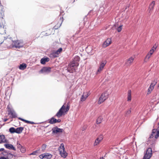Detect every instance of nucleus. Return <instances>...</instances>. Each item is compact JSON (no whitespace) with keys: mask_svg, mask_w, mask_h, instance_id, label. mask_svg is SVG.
<instances>
[{"mask_svg":"<svg viewBox=\"0 0 159 159\" xmlns=\"http://www.w3.org/2000/svg\"><path fill=\"white\" fill-rule=\"evenodd\" d=\"M10 115H11V117L12 118H15L16 117V115L14 111L11 113Z\"/></svg>","mask_w":159,"mask_h":159,"instance_id":"obj_33","label":"nucleus"},{"mask_svg":"<svg viewBox=\"0 0 159 159\" xmlns=\"http://www.w3.org/2000/svg\"><path fill=\"white\" fill-rule=\"evenodd\" d=\"M152 149L149 148H148L144 154L143 159H149L152 156Z\"/></svg>","mask_w":159,"mask_h":159,"instance_id":"obj_6","label":"nucleus"},{"mask_svg":"<svg viewBox=\"0 0 159 159\" xmlns=\"http://www.w3.org/2000/svg\"><path fill=\"white\" fill-rule=\"evenodd\" d=\"M156 130L155 129H153L152 130V132L151 134L150 135V136L149 137L148 139V141H150V139L151 138H153V135L156 132Z\"/></svg>","mask_w":159,"mask_h":159,"instance_id":"obj_24","label":"nucleus"},{"mask_svg":"<svg viewBox=\"0 0 159 159\" xmlns=\"http://www.w3.org/2000/svg\"><path fill=\"white\" fill-rule=\"evenodd\" d=\"M70 108V105L68 103L66 105V103L64 104L59 110V111L56 113L55 116L58 118H60L62 116L64 113H66L69 111Z\"/></svg>","mask_w":159,"mask_h":159,"instance_id":"obj_2","label":"nucleus"},{"mask_svg":"<svg viewBox=\"0 0 159 159\" xmlns=\"http://www.w3.org/2000/svg\"><path fill=\"white\" fill-rule=\"evenodd\" d=\"M55 118L53 117H52L51 118L48 120V122L50 124H53L55 123Z\"/></svg>","mask_w":159,"mask_h":159,"instance_id":"obj_31","label":"nucleus"},{"mask_svg":"<svg viewBox=\"0 0 159 159\" xmlns=\"http://www.w3.org/2000/svg\"><path fill=\"white\" fill-rule=\"evenodd\" d=\"M25 122L28 123V124H35V123L33 122L28 121V120H25Z\"/></svg>","mask_w":159,"mask_h":159,"instance_id":"obj_38","label":"nucleus"},{"mask_svg":"<svg viewBox=\"0 0 159 159\" xmlns=\"http://www.w3.org/2000/svg\"><path fill=\"white\" fill-rule=\"evenodd\" d=\"M26 64L25 63H23L20 65L19 68L21 70H24L26 68Z\"/></svg>","mask_w":159,"mask_h":159,"instance_id":"obj_25","label":"nucleus"},{"mask_svg":"<svg viewBox=\"0 0 159 159\" xmlns=\"http://www.w3.org/2000/svg\"><path fill=\"white\" fill-rule=\"evenodd\" d=\"M4 146L7 149L16 150L15 148L14 147L13 145L11 144H6L4 145Z\"/></svg>","mask_w":159,"mask_h":159,"instance_id":"obj_18","label":"nucleus"},{"mask_svg":"<svg viewBox=\"0 0 159 159\" xmlns=\"http://www.w3.org/2000/svg\"><path fill=\"white\" fill-rule=\"evenodd\" d=\"M131 90H129L128 91L127 101H130L131 100Z\"/></svg>","mask_w":159,"mask_h":159,"instance_id":"obj_27","label":"nucleus"},{"mask_svg":"<svg viewBox=\"0 0 159 159\" xmlns=\"http://www.w3.org/2000/svg\"><path fill=\"white\" fill-rule=\"evenodd\" d=\"M39 157L40 159H43V158H45L44 153L40 155L39 156Z\"/></svg>","mask_w":159,"mask_h":159,"instance_id":"obj_43","label":"nucleus"},{"mask_svg":"<svg viewBox=\"0 0 159 159\" xmlns=\"http://www.w3.org/2000/svg\"><path fill=\"white\" fill-rule=\"evenodd\" d=\"M157 82V79H155L152 83L148 89V92L151 93V92L153 89L154 87L156 85Z\"/></svg>","mask_w":159,"mask_h":159,"instance_id":"obj_10","label":"nucleus"},{"mask_svg":"<svg viewBox=\"0 0 159 159\" xmlns=\"http://www.w3.org/2000/svg\"><path fill=\"white\" fill-rule=\"evenodd\" d=\"M79 63H75L72 61L68 65L67 69V71L70 73H72L75 70V68L79 66Z\"/></svg>","mask_w":159,"mask_h":159,"instance_id":"obj_3","label":"nucleus"},{"mask_svg":"<svg viewBox=\"0 0 159 159\" xmlns=\"http://www.w3.org/2000/svg\"><path fill=\"white\" fill-rule=\"evenodd\" d=\"M63 20L64 18L63 15H60L58 17L56 21L57 24L54 27L53 29L56 30L59 28L61 26Z\"/></svg>","mask_w":159,"mask_h":159,"instance_id":"obj_4","label":"nucleus"},{"mask_svg":"<svg viewBox=\"0 0 159 159\" xmlns=\"http://www.w3.org/2000/svg\"><path fill=\"white\" fill-rule=\"evenodd\" d=\"M24 129L23 127H20L16 129V133L17 134H20L22 133Z\"/></svg>","mask_w":159,"mask_h":159,"instance_id":"obj_22","label":"nucleus"},{"mask_svg":"<svg viewBox=\"0 0 159 159\" xmlns=\"http://www.w3.org/2000/svg\"><path fill=\"white\" fill-rule=\"evenodd\" d=\"M20 146L21 147L20 149V151L22 153H24L25 151V148H22L21 146Z\"/></svg>","mask_w":159,"mask_h":159,"instance_id":"obj_41","label":"nucleus"},{"mask_svg":"<svg viewBox=\"0 0 159 159\" xmlns=\"http://www.w3.org/2000/svg\"><path fill=\"white\" fill-rule=\"evenodd\" d=\"M103 139V138L102 136L100 135V141L101 140H102Z\"/></svg>","mask_w":159,"mask_h":159,"instance_id":"obj_48","label":"nucleus"},{"mask_svg":"<svg viewBox=\"0 0 159 159\" xmlns=\"http://www.w3.org/2000/svg\"><path fill=\"white\" fill-rule=\"evenodd\" d=\"M99 102V100L98 101V103Z\"/></svg>","mask_w":159,"mask_h":159,"instance_id":"obj_54","label":"nucleus"},{"mask_svg":"<svg viewBox=\"0 0 159 159\" xmlns=\"http://www.w3.org/2000/svg\"><path fill=\"white\" fill-rule=\"evenodd\" d=\"M8 120V119H5L4 120V121L5 122V121H6L7 120Z\"/></svg>","mask_w":159,"mask_h":159,"instance_id":"obj_50","label":"nucleus"},{"mask_svg":"<svg viewBox=\"0 0 159 159\" xmlns=\"http://www.w3.org/2000/svg\"><path fill=\"white\" fill-rule=\"evenodd\" d=\"M3 42L6 44L7 48L15 47L16 48H20L22 47L23 45V43L22 40H16L14 41L11 40H5Z\"/></svg>","mask_w":159,"mask_h":159,"instance_id":"obj_1","label":"nucleus"},{"mask_svg":"<svg viewBox=\"0 0 159 159\" xmlns=\"http://www.w3.org/2000/svg\"><path fill=\"white\" fill-rule=\"evenodd\" d=\"M99 121V119L98 118L97 120V121H96V123L97 124H99V122H98Z\"/></svg>","mask_w":159,"mask_h":159,"instance_id":"obj_47","label":"nucleus"},{"mask_svg":"<svg viewBox=\"0 0 159 159\" xmlns=\"http://www.w3.org/2000/svg\"><path fill=\"white\" fill-rule=\"evenodd\" d=\"M0 159H8L7 158H6V157L3 156L0 157Z\"/></svg>","mask_w":159,"mask_h":159,"instance_id":"obj_45","label":"nucleus"},{"mask_svg":"<svg viewBox=\"0 0 159 159\" xmlns=\"http://www.w3.org/2000/svg\"><path fill=\"white\" fill-rule=\"evenodd\" d=\"M90 94L89 92H84L80 98V101L82 102L85 101Z\"/></svg>","mask_w":159,"mask_h":159,"instance_id":"obj_13","label":"nucleus"},{"mask_svg":"<svg viewBox=\"0 0 159 159\" xmlns=\"http://www.w3.org/2000/svg\"><path fill=\"white\" fill-rule=\"evenodd\" d=\"M100 159H105L103 157H100Z\"/></svg>","mask_w":159,"mask_h":159,"instance_id":"obj_52","label":"nucleus"},{"mask_svg":"<svg viewBox=\"0 0 159 159\" xmlns=\"http://www.w3.org/2000/svg\"><path fill=\"white\" fill-rule=\"evenodd\" d=\"M5 21H0V34H4L5 33Z\"/></svg>","mask_w":159,"mask_h":159,"instance_id":"obj_8","label":"nucleus"},{"mask_svg":"<svg viewBox=\"0 0 159 159\" xmlns=\"http://www.w3.org/2000/svg\"><path fill=\"white\" fill-rule=\"evenodd\" d=\"M158 125H159V123H158Z\"/></svg>","mask_w":159,"mask_h":159,"instance_id":"obj_55","label":"nucleus"},{"mask_svg":"<svg viewBox=\"0 0 159 159\" xmlns=\"http://www.w3.org/2000/svg\"><path fill=\"white\" fill-rule=\"evenodd\" d=\"M16 129L14 127H11L9 129V131L11 133H16Z\"/></svg>","mask_w":159,"mask_h":159,"instance_id":"obj_34","label":"nucleus"},{"mask_svg":"<svg viewBox=\"0 0 159 159\" xmlns=\"http://www.w3.org/2000/svg\"><path fill=\"white\" fill-rule=\"evenodd\" d=\"M159 136V129L157 131V134L155 136V138L156 139H157Z\"/></svg>","mask_w":159,"mask_h":159,"instance_id":"obj_39","label":"nucleus"},{"mask_svg":"<svg viewBox=\"0 0 159 159\" xmlns=\"http://www.w3.org/2000/svg\"><path fill=\"white\" fill-rule=\"evenodd\" d=\"M52 68L50 67H44L40 70L41 73H49L51 72Z\"/></svg>","mask_w":159,"mask_h":159,"instance_id":"obj_11","label":"nucleus"},{"mask_svg":"<svg viewBox=\"0 0 159 159\" xmlns=\"http://www.w3.org/2000/svg\"><path fill=\"white\" fill-rule=\"evenodd\" d=\"M52 133L54 134H57L63 132V130L62 129L58 128L57 127H56L52 128Z\"/></svg>","mask_w":159,"mask_h":159,"instance_id":"obj_16","label":"nucleus"},{"mask_svg":"<svg viewBox=\"0 0 159 159\" xmlns=\"http://www.w3.org/2000/svg\"><path fill=\"white\" fill-rule=\"evenodd\" d=\"M158 87H159V83H158Z\"/></svg>","mask_w":159,"mask_h":159,"instance_id":"obj_53","label":"nucleus"},{"mask_svg":"<svg viewBox=\"0 0 159 159\" xmlns=\"http://www.w3.org/2000/svg\"><path fill=\"white\" fill-rule=\"evenodd\" d=\"M131 111L130 109H129L127 110L125 112V114L126 115H129L131 113Z\"/></svg>","mask_w":159,"mask_h":159,"instance_id":"obj_37","label":"nucleus"},{"mask_svg":"<svg viewBox=\"0 0 159 159\" xmlns=\"http://www.w3.org/2000/svg\"><path fill=\"white\" fill-rule=\"evenodd\" d=\"M155 1H153L150 4L149 6L148 10L149 11V13H150L154 9V7L155 5Z\"/></svg>","mask_w":159,"mask_h":159,"instance_id":"obj_17","label":"nucleus"},{"mask_svg":"<svg viewBox=\"0 0 159 159\" xmlns=\"http://www.w3.org/2000/svg\"><path fill=\"white\" fill-rule=\"evenodd\" d=\"M111 42V39L110 38L107 39L102 44V47L106 48L110 44Z\"/></svg>","mask_w":159,"mask_h":159,"instance_id":"obj_15","label":"nucleus"},{"mask_svg":"<svg viewBox=\"0 0 159 159\" xmlns=\"http://www.w3.org/2000/svg\"><path fill=\"white\" fill-rule=\"evenodd\" d=\"M45 158L47 159H50L52 157V155L49 153H44Z\"/></svg>","mask_w":159,"mask_h":159,"instance_id":"obj_26","label":"nucleus"},{"mask_svg":"<svg viewBox=\"0 0 159 159\" xmlns=\"http://www.w3.org/2000/svg\"><path fill=\"white\" fill-rule=\"evenodd\" d=\"M4 9L3 6L0 4V21H5L3 19L4 16Z\"/></svg>","mask_w":159,"mask_h":159,"instance_id":"obj_9","label":"nucleus"},{"mask_svg":"<svg viewBox=\"0 0 159 159\" xmlns=\"http://www.w3.org/2000/svg\"><path fill=\"white\" fill-rule=\"evenodd\" d=\"M99 68L98 69V71H97V74H98L99 72Z\"/></svg>","mask_w":159,"mask_h":159,"instance_id":"obj_51","label":"nucleus"},{"mask_svg":"<svg viewBox=\"0 0 159 159\" xmlns=\"http://www.w3.org/2000/svg\"><path fill=\"white\" fill-rule=\"evenodd\" d=\"M106 63V60H103L101 61L100 64V71L103 69Z\"/></svg>","mask_w":159,"mask_h":159,"instance_id":"obj_19","label":"nucleus"},{"mask_svg":"<svg viewBox=\"0 0 159 159\" xmlns=\"http://www.w3.org/2000/svg\"><path fill=\"white\" fill-rule=\"evenodd\" d=\"M151 55H150L148 53L144 59V62H147L148 60V59L150 58Z\"/></svg>","mask_w":159,"mask_h":159,"instance_id":"obj_28","label":"nucleus"},{"mask_svg":"<svg viewBox=\"0 0 159 159\" xmlns=\"http://www.w3.org/2000/svg\"><path fill=\"white\" fill-rule=\"evenodd\" d=\"M134 60V58L132 57H131L128 58L126 61L125 63V65L126 66H129L132 64Z\"/></svg>","mask_w":159,"mask_h":159,"instance_id":"obj_14","label":"nucleus"},{"mask_svg":"<svg viewBox=\"0 0 159 159\" xmlns=\"http://www.w3.org/2000/svg\"><path fill=\"white\" fill-rule=\"evenodd\" d=\"M19 120H21L22 121H23V122H25V119H22V118H19Z\"/></svg>","mask_w":159,"mask_h":159,"instance_id":"obj_46","label":"nucleus"},{"mask_svg":"<svg viewBox=\"0 0 159 159\" xmlns=\"http://www.w3.org/2000/svg\"><path fill=\"white\" fill-rule=\"evenodd\" d=\"M7 109L8 115H10L11 113L14 111L12 108H10V107L9 105L7 106Z\"/></svg>","mask_w":159,"mask_h":159,"instance_id":"obj_30","label":"nucleus"},{"mask_svg":"<svg viewBox=\"0 0 159 159\" xmlns=\"http://www.w3.org/2000/svg\"><path fill=\"white\" fill-rule=\"evenodd\" d=\"M157 47V46H156L155 47L154 46L149 51V52L148 53V54L152 55L153 53V52L154 51V50H155L156 48Z\"/></svg>","mask_w":159,"mask_h":159,"instance_id":"obj_29","label":"nucleus"},{"mask_svg":"<svg viewBox=\"0 0 159 159\" xmlns=\"http://www.w3.org/2000/svg\"><path fill=\"white\" fill-rule=\"evenodd\" d=\"M108 94L107 92H105L102 93L100 96V104L104 102L108 98Z\"/></svg>","mask_w":159,"mask_h":159,"instance_id":"obj_7","label":"nucleus"},{"mask_svg":"<svg viewBox=\"0 0 159 159\" xmlns=\"http://www.w3.org/2000/svg\"><path fill=\"white\" fill-rule=\"evenodd\" d=\"M2 154L3 156L6 157V158H8V159H11L13 157V156H15L13 154L6 151H3L2 152Z\"/></svg>","mask_w":159,"mask_h":159,"instance_id":"obj_12","label":"nucleus"},{"mask_svg":"<svg viewBox=\"0 0 159 159\" xmlns=\"http://www.w3.org/2000/svg\"><path fill=\"white\" fill-rule=\"evenodd\" d=\"M123 26L122 25H121L117 28V31L118 32H120L121 31Z\"/></svg>","mask_w":159,"mask_h":159,"instance_id":"obj_36","label":"nucleus"},{"mask_svg":"<svg viewBox=\"0 0 159 159\" xmlns=\"http://www.w3.org/2000/svg\"><path fill=\"white\" fill-rule=\"evenodd\" d=\"M99 143V140L98 138L95 141L94 143V146H96L98 145Z\"/></svg>","mask_w":159,"mask_h":159,"instance_id":"obj_35","label":"nucleus"},{"mask_svg":"<svg viewBox=\"0 0 159 159\" xmlns=\"http://www.w3.org/2000/svg\"><path fill=\"white\" fill-rule=\"evenodd\" d=\"M80 58L79 56H75L74 58V59L72 61V62L75 63H79V62L80 60Z\"/></svg>","mask_w":159,"mask_h":159,"instance_id":"obj_20","label":"nucleus"},{"mask_svg":"<svg viewBox=\"0 0 159 159\" xmlns=\"http://www.w3.org/2000/svg\"><path fill=\"white\" fill-rule=\"evenodd\" d=\"M0 143H5L6 142V139H5V137L4 135H0Z\"/></svg>","mask_w":159,"mask_h":159,"instance_id":"obj_23","label":"nucleus"},{"mask_svg":"<svg viewBox=\"0 0 159 159\" xmlns=\"http://www.w3.org/2000/svg\"><path fill=\"white\" fill-rule=\"evenodd\" d=\"M46 147V145L44 144H43L42 146V149L43 151H44Z\"/></svg>","mask_w":159,"mask_h":159,"instance_id":"obj_40","label":"nucleus"},{"mask_svg":"<svg viewBox=\"0 0 159 159\" xmlns=\"http://www.w3.org/2000/svg\"><path fill=\"white\" fill-rule=\"evenodd\" d=\"M49 58L47 57L46 58H42L40 60V62L42 64H44L46 62H48L49 61Z\"/></svg>","mask_w":159,"mask_h":159,"instance_id":"obj_21","label":"nucleus"},{"mask_svg":"<svg viewBox=\"0 0 159 159\" xmlns=\"http://www.w3.org/2000/svg\"><path fill=\"white\" fill-rule=\"evenodd\" d=\"M4 150V149L3 148H1L0 149V151H3Z\"/></svg>","mask_w":159,"mask_h":159,"instance_id":"obj_49","label":"nucleus"},{"mask_svg":"<svg viewBox=\"0 0 159 159\" xmlns=\"http://www.w3.org/2000/svg\"><path fill=\"white\" fill-rule=\"evenodd\" d=\"M62 49L60 48H59L55 53L54 54L58 55L62 51Z\"/></svg>","mask_w":159,"mask_h":159,"instance_id":"obj_32","label":"nucleus"},{"mask_svg":"<svg viewBox=\"0 0 159 159\" xmlns=\"http://www.w3.org/2000/svg\"><path fill=\"white\" fill-rule=\"evenodd\" d=\"M59 150L60 152V154L62 157L65 158L67 156L68 154L65 150L63 143H62L61 144L59 148Z\"/></svg>","mask_w":159,"mask_h":159,"instance_id":"obj_5","label":"nucleus"},{"mask_svg":"<svg viewBox=\"0 0 159 159\" xmlns=\"http://www.w3.org/2000/svg\"><path fill=\"white\" fill-rule=\"evenodd\" d=\"M55 123H60L61 122V120L60 119L57 120L55 118Z\"/></svg>","mask_w":159,"mask_h":159,"instance_id":"obj_44","label":"nucleus"},{"mask_svg":"<svg viewBox=\"0 0 159 159\" xmlns=\"http://www.w3.org/2000/svg\"><path fill=\"white\" fill-rule=\"evenodd\" d=\"M38 151L36 150L33 152L32 153L30 154V155H35L38 152Z\"/></svg>","mask_w":159,"mask_h":159,"instance_id":"obj_42","label":"nucleus"}]
</instances>
